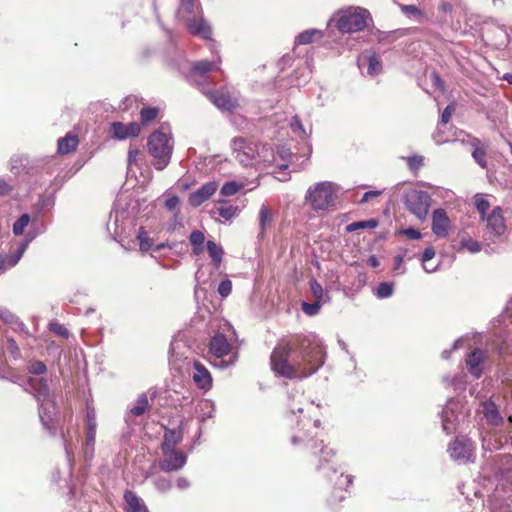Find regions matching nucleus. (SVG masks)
<instances>
[{"label":"nucleus","instance_id":"nucleus-46","mask_svg":"<svg viewBox=\"0 0 512 512\" xmlns=\"http://www.w3.org/2000/svg\"><path fill=\"white\" fill-rule=\"evenodd\" d=\"M26 248H27V243H22L20 245V247L18 248V250L14 254H12L10 256H6L9 267H14L20 261Z\"/></svg>","mask_w":512,"mask_h":512},{"label":"nucleus","instance_id":"nucleus-29","mask_svg":"<svg viewBox=\"0 0 512 512\" xmlns=\"http://www.w3.org/2000/svg\"><path fill=\"white\" fill-rule=\"evenodd\" d=\"M148 410H149V402H148L147 395L146 394L139 395L136 400L135 405L129 409V414L126 417V422L127 423L130 422L131 416H136V417L141 416Z\"/></svg>","mask_w":512,"mask_h":512},{"label":"nucleus","instance_id":"nucleus-15","mask_svg":"<svg viewBox=\"0 0 512 512\" xmlns=\"http://www.w3.org/2000/svg\"><path fill=\"white\" fill-rule=\"evenodd\" d=\"M217 188L218 184L215 181L203 184L199 189L190 194L189 204L193 207H199L214 195Z\"/></svg>","mask_w":512,"mask_h":512},{"label":"nucleus","instance_id":"nucleus-52","mask_svg":"<svg viewBox=\"0 0 512 512\" xmlns=\"http://www.w3.org/2000/svg\"><path fill=\"white\" fill-rule=\"evenodd\" d=\"M320 307H321V305H320L319 301L314 302V303H307V302L302 303L303 312L309 316H314V315L318 314Z\"/></svg>","mask_w":512,"mask_h":512},{"label":"nucleus","instance_id":"nucleus-21","mask_svg":"<svg viewBox=\"0 0 512 512\" xmlns=\"http://www.w3.org/2000/svg\"><path fill=\"white\" fill-rule=\"evenodd\" d=\"M437 8L438 17L441 21L453 18L457 8L461 6V0H431Z\"/></svg>","mask_w":512,"mask_h":512},{"label":"nucleus","instance_id":"nucleus-53","mask_svg":"<svg viewBox=\"0 0 512 512\" xmlns=\"http://www.w3.org/2000/svg\"><path fill=\"white\" fill-rule=\"evenodd\" d=\"M232 291V282L229 279H225L221 281L218 285L217 292L221 297H227L231 294Z\"/></svg>","mask_w":512,"mask_h":512},{"label":"nucleus","instance_id":"nucleus-59","mask_svg":"<svg viewBox=\"0 0 512 512\" xmlns=\"http://www.w3.org/2000/svg\"><path fill=\"white\" fill-rule=\"evenodd\" d=\"M454 111H455V105L453 103L447 105L441 114L440 122L442 124H447L450 121V118H451L452 114L454 113Z\"/></svg>","mask_w":512,"mask_h":512},{"label":"nucleus","instance_id":"nucleus-4","mask_svg":"<svg viewBox=\"0 0 512 512\" xmlns=\"http://www.w3.org/2000/svg\"><path fill=\"white\" fill-rule=\"evenodd\" d=\"M29 385L35 390V397L39 403V417L47 430L52 429L54 417L57 414L55 398L50 394L47 383L43 379H30Z\"/></svg>","mask_w":512,"mask_h":512},{"label":"nucleus","instance_id":"nucleus-26","mask_svg":"<svg viewBox=\"0 0 512 512\" xmlns=\"http://www.w3.org/2000/svg\"><path fill=\"white\" fill-rule=\"evenodd\" d=\"M124 500L127 504V512H148L144 502L133 491H126Z\"/></svg>","mask_w":512,"mask_h":512},{"label":"nucleus","instance_id":"nucleus-36","mask_svg":"<svg viewBox=\"0 0 512 512\" xmlns=\"http://www.w3.org/2000/svg\"><path fill=\"white\" fill-rule=\"evenodd\" d=\"M137 239L141 251H149L153 248V239L149 237V234L143 227H141L137 233Z\"/></svg>","mask_w":512,"mask_h":512},{"label":"nucleus","instance_id":"nucleus-7","mask_svg":"<svg viewBox=\"0 0 512 512\" xmlns=\"http://www.w3.org/2000/svg\"><path fill=\"white\" fill-rule=\"evenodd\" d=\"M431 201L432 198L428 192L417 189H409L403 196L406 209L420 221L426 220Z\"/></svg>","mask_w":512,"mask_h":512},{"label":"nucleus","instance_id":"nucleus-60","mask_svg":"<svg viewBox=\"0 0 512 512\" xmlns=\"http://www.w3.org/2000/svg\"><path fill=\"white\" fill-rule=\"evenodd\" d=\"M0 318L9 324H14V322L17 320V316L6 308H0Z\"/></svg>","mask_w":512,"mask_h":512},{"label":"nucleus","instance_id":"nucleus-51","mask_svg":"<svg viewBox=\"0 0 512 512\" xmlns=\"http://www.w3.org/2000/svg\"><path fill=\"white\" fill-rule=\"evenodd\" d=\"M86 425L87 430H96L97 423H96V413L94 408H91L87 406L86 410Z\"/></svg>","mask_w":512,"mask_h":512},{"label":"nucleus","instance_id":"nucleus-37","mask_svg":"<svg viewBox=\"0 0 512 512\" xmlns=\"http://www.w3.org/2000/svg\"><path fill=\"white\" fill-rule=\"evenodd\" d=\"M484 415L491 424L498 425L502 421L496 406L492 403L485 406Z\"/></svg>","mask_w":512,"mask_h":512},{"label":"nucleus","instance_id":"nucleus-48","mask_svg":"<svg viewBox=\"0 0 512 512\" xmlns=\"http://www.w3.org/2000/svg\"><path fill=\"white\" fill-rule=\"evenodd\" d=\"M461 245H462V248L466 249L470 253H477L481 250L480 243L473 240L472 238L462 239Z\"/></svg>","mask_w":512,"mask_h":512},{"label":"nucleus","instance_id":"nucleus-50","mask_svg":"<svg viewBox=\"0 0 512 512\" xmlns=\"http://www.w3.org/2000/svg\"><path fill=\"white\" fill-rule=\"evenodd\" d=\"M290 126L294 134L299 135L301 138H305L307 136V133L298 116L293 117Z\"/></svg>","mask_w":512,"mask_h":512},{"label":"nucleus","instance_id":"nucleus-16","mask_svg":"<svg viewBox=\"0 0 512 512\" xmlns=\"http://www.w3.org/2000/svg\"><path fill=\"white\" fill-rule=\"evenodd\" d=\"M192 379L198 388L208 391L212 387V376L208 369L199 361L193 363Z\"/></svg>","mask_w":512,"mask_h":512},{"label":"nucleus","instance_id":"nucleus-9","mask_svg":"<svg viewBox=\"0 0 512 512\" xmlns=\"http://www.w3.org/2000/svg\"><path fill=\"white\" fill-rule=\"evenodd\" d=\"M234 158L243 166L256 165L258 145L244 138H234L231 142Z\"/></svg>","mask_w":512,"mask_h":512},{"label":"nucleus","instance_id":"nucleus-55","mask_svg":"<svg viewBox=\"0 0 512 512\" xmlns=\"http://www.w3.org/2000/svg\"><path fill=\"white\" fill-rule=\"evenodd\" d=\"M28 370L31 374L34 375H42L46 372V365L41 361H34L28 367Z\"/></svg>","mask_w":512,"mask_h":512},{"label":"nucleus","instance_id":"nucleus-8","mask_svg":"<svg viewBox=\"0 0 512 512\" xmlns=\"http://www.w3.org/2000/svg\"><path fill=\"white\" fill-rule=\"evenodd\" d=\"M465 417L463 404L456 399H449L442 410L441 420L442 428L447 434L456 431L460 421Z\"/></svg>","mask_w":512,"mask_h":512},{"label":"nucleus","instance_id":"nucleus-30","mask_svg":"<svg viewBox=\"0 0 512 512\" xmlns=\"http://www.w3.org/2000/svg\"><path fill=\"white\" fill-rule=\"evenodd\" d=\"M240 210L237 206L228 204L225 201H218L215 207V213H218L225 220H231L239 214Z\"/></svg>","mask_w":512,"mask_h":512},{"label":"nucleus","instance_id":"nucleus-6","mask_svg":"<svg viewBox=\"0 0 512 512\" xmlns=\"http://www.w3.org/2000/svg\"><path fill=\"white\" fill-rule=\"evenodd\" d=\"M337 186L329 181L318 182L309 187L305 200L315 211H327L335 205Z\"/></svg>","mask_w":512,"mask_h":512},{"label":"nucleus","instance_id":"nucleus-22","mask_svg":"<svg viewBox=\"0 0 512 512\" xmlns=\"http://www.w3.org/2000/svg\"><path fill=\"white\" fill-rule=\"evenodd\" d=\"M484 360V352L480 349H475L468 354L466 365L469 372L475 377L480 378L482 374L481 364Z\"/></svg>","mask_w":512,"mask_h":512},{"label":"nucleus","instance_id":"nucleus-47","mask_svg":"<svg viewBox=\"0 0 512 512\" xmlns=\"http://www.w3.org/2000/svg\"><path fill=\"white\" fill-rule=\"evenodd\" d=\"M154 485L160 492H167L172 488V482L166 477H157L154 479Z\"/></svg>","mask_w":512,"mask_h":512},{"label":"nucleus","instance_id":"nucleus-62","mask_svg":"<svg viewBox=\"0 0 512 512\" xmlns=\"http://www.w3.org/2000/svg\"><path fill=\"white\" fill-rule=\"evenodd\" d=\"M430 78L433 86L438 88L440 91H444V81L438 73L432 72Z\"/></svg>","mask_w":512,"mask_h":512},{"label":"nucleus","instance_id":"nucleus-63","mask_svg":"<svg viewBox=\"0 0 512 512\" xmlns=\"http://www.w3.org/2000/svg\"><path fill=\"white\" fill-rule=\"evenodd\" d=\"M336 484L339 488L348 487L352 484V476L341 473Z\"/></svg>","mask_w":512,"mask_h":512},{"label":"nucleus","instance_id":"nucleus-27","mask_svg":"<svg viewBox=\"0 0 512 512\" xmlns=\"http://www.w3.org/2000/svg\"><path fill=\"white\" fill-rule=\"evenodd\" d=\"M275 162H276V154L270 146H268V145L258 146L256 164H263L264 166H269Z\"/></svg>","mask_w":512,"mask_h":512},{"label":"nucleus","instance_id":"nucleus-5","mask_svg":"<svg viewBox=\"0 0 512 512\" xmlns=\"http://www.w3.org/2000/svg\"><path fill=\"white\" fill-rule=\"evenodd\" d=\"M336 20V27L342 33H355L367 27L370 14L361 7H348L339 10L332 20Z\"/></svg>","mask_w":512,"mask_h":512},{"label":"nucleus","instance_id":"nucleus-54","mask_svg":"<svg viewBox=\"0 0 512 512\" xmlns=\"http://www.w3.org/2000/svg\"><path fill=\"white\" fill-rule=\"evenodd\" d=\"M49 329L56 335H59L63 338L69 337V331L67 330V328L64 325H62L60 323H50Z\"/></svg>","mask_w":512,"mask_h":512},{"label":"nucleus","instance_id":"nucleus-25","mask_svg":"<svg viewBox=\"0 0 512 512\" xmlns=\"http://www.w3.org/2000/svg\"><path fill=\"white\" fill-rule=\"evenodd\" d=\"M183 435L181 430L166 429L161 444V449H177V445L181 443Z\"/></svg>","mask_w":512,"mask_h":512},{"label":"nucleus","instance_id":"nucleus-31","mask_svg":"<svg viewBox=\"0 0 512 512\" xmlns=\"http://www.w3.org/2000/svg\"><path fill=\"white\" fill-rule=\"evenodd\" d=\"M364 59L367 61V64H368L367 73L370 76H376V75L380 74V72L382 71V64H381V60L377 54L373 53L367 57H364V56L361 57L358 60L359 66L362 65V61Z\"/></svg>","mask_w":512,"mask_h":512},{"label":"nucleus","instance_id":"nucleus-24","mask_svg":"<svg viewBox=\"0 0 512 512\" xmlns=\"http://www.w3.org/2000/svg\"><path fill=\"white\" fill-rule=\"evenodd\" d=\"M215 404L209 399H202L196 406L197 418L200 422H204L214 416Z\"/></svg>","mask_w":512,"mask_h":512},{"label":"nucleus","instance_id":"nucleus-61","mask_svg":"<svg viewBox=\"0 0 512 512\" xmlns=\"http://www.w3.org/2000/svg\"><path fill=\"white\" fill-rule=\"evenodd\" d=\"M8 352L14 357L17 358L20 355L19 347L16 343V341L12 338H9L7 340V346H6Z\"/></svg>","mask_w":512,"mask_h":512},{"label":"nucleus","instance_id":"nucleus-43","mask_svg":"<svg viewBox=\"0 0 512 512\" xmlns=\"http://www.w3.org/2000/svg\"><path fill=\"white\" fill-rule=\"evenodd\" d=\"M489 503L491 512H512L511 504L500 502L496 496Z\"/></svg>","mask_w":512,"mask_h":512},{"label":"nucleus","instance_id":"nucleus-2","mask_svg":"<svg viewBox=\"0 0 512 512\" xmlns=\"http://www.w3.org/2000/svg\"><path fill=\"white\" fill-rule=\"evenodd\" d=\"M176 17L185 24L191 34L200 36L203 39L211 38L212 28L203 18V12L198 0H180Z\"/></svg>","mask_w":512,"mask_h":512},{"label":"nucleus","instance_id":"nucleus-19","mask_svg":"<svg viewBox=\"0 0 512 512\" xmlns=\"http://www.w3.org/2000/svg\"><path fill=\"white\" fill-rule=\"evenodd\" d=\"M113 136L119 140H124L130 137H137L140 134V125L136 122L124 124L122 122H114L111 125Z\"/></svg>","mask_w":512,"mask_h":512},{"label":"nucleus","instance_id":"nucleus-64","mask_svg":"<svg viewBox=\"0 0 512 512\" xmlns=\"http://www.w3.org/2000/svg\"><path fill=\"white\" fill-rule=\"evenodd\" d=\"M404 235H406L408 238L413 240H418L421 238V233L419 230L413 229V228H407L402 231Z\"/></svg>","mask_w":512,"mask_h":512},{"label":"nucleus","instance_id":"nucleus-11","mask_svg":"<svg viewBox=\"0 0 512 512\" xmlns=\"http://www.w3.org/2000/svg\"><path fill=\"white\" fill-rule=\"evenodd\" d=\"M162 459L159 461V468L164 472H176L181 470L186 462L187 456L179 449H161Z\"/></svg>","mask_w":512,"mask_h":512},{"label":"nucleus","instance_id":"nucleus-34","mask_svg":"<svg viewBox=\"0 0 512 512\" xmlns=\"http://www.w3.org/2000/svg\"><path fill=\"white\" fill-rule=\"evenodd\" d=\"M272 223V214L269 208L263 204L259 210V227L260 233L264 234L267 227H270Z\"/></svg>","mask_w":512,"mask_h":512},{"label":"nucleus","instance_id":"nucleus-56","mask_svg":"<svg viewBox=\"0 0 512 512\" xmlns=\"http://www.w3.org/2000/svg\"><path fill=\"white\" fill-rule=\"evenodd\" d=\"M179 205H180V199L176 195L170 196L165 201L166 209L171 211V212H178L179 211Z\"/></svg>","mask_w":512,"mask_h":512},{"label":"nucleus","instance_id":"nucleus-14","mask_svg":"<svg viewBox=\"0 0 512 512\" xmlns=\"http://www.w3.org/2000/svg\"><path fill=\"white\" fill-rule=\"evenodd\" d=\"M495 477L499 481H512V456L501 455L493 460Z\"/></svg>","mask_w":512,"mask_h":512},{"label":"nucleus","instance_id":"nucleus-39","mask_svg":"<svg viewBox=\"0 0 512 512\" xmlns=\"http://www.w3.org/2000/svg\"><path fill=\"white\" fill-rule=\"evenodd\" d=\"M394 284L392 282H382L375 289V295L379 299L388 298L393 294Z\"/></svg>","mask_w":512,"mask_h":512},{"label":"nucleus","instance_id":"nucleus-45","mask_svg":"<svg viewBox=\"0 0 512 512\" xmlns=\"http://www.w3.org/2000/svg\"><path fill=\"white\" fill-rule=\"evenodd\" d=\"M158 115V109L154 107L142 108L140 111L141 120L143 123H149L154 120Z\"/></svg>","mask_w":512,"mask_h":512},{"label":"nucleus","instance_id":"nucleus-40","mask_svg":"<svg viewBox=\"0 0 512 512\" xmlns=\"http://www.w3.org/2000/svg\"><path fill=\"white\" fill-rule=\"evenodd\" d=\"M474 204L481 215V219H484V217H486V212L490 208L489 201L482 194H476L474 197Z\"/></svg>","mask_w":512,"mask_h":512},{"label":"nucleus","instance_id":"nucleus-49","mask_svg":"<svg viewBox=\"0 0 512 512\" xmlns=\"http://www.w3.org/2000/svg\"><path fill=\"white\" fill-rule=\"evenodd\" d=\"M407 164L412 171L419 170L424 164V157L421 155H413L407 157Z\"/></svg>","mask_w":512,"mask_h":512},{"label":"nucleus","instance_id":"nucleus-33","mask_svg":"<svg viewBox=\"0 0 512 512\" xmlns=\"http://www.w3.org/2000/svg\"><path fill=\"white\" fill-rule=\"evenodd\" d=\"M189 241L192 245V251L195 255H200L204 251L205 236L204 233L199 230H194L189 236Z\"/></svg>","mask_w":512,"mask_h":512},{"label":"nucleus","instance_id":"nucleus-42","mask_svg":"<svg viewBox=\"0 0 512 512\" xmlns=\"http://www.w3.org/2000/svg\"><path fill=\"white\" fill-rule=\"evenodd\" d=\"M30 222V216L28 214H22L16 222L13 224V233L16 236H20L24 233L25 228Z\"/></svg>","mask_w":512,"mask_h":512},{"label":"nucleus","instance_id":"nucleus-38","mask_svg":"<svg viewBox=\"0 0 512 512\" xmlns=\"http://www.w3.org/2000/svg\"><path fill=\"white\" fill-rule=\"evenodd\" d=\"M434 256H435V250L432 247L426 248L422 254V258H421L422 265H423L424 270L427 273H432L437 270V266H429V262H430V260H432L434 258Z\"/></svg>","mask_w":512,"mask_h":512},{"label":"nucleus","instance_id":"nucleus-57","mask_svg":"<svg viewBox=\"0 0 512 512\" xmlns=\"http://www.w3.org/2000/svg\"><path fill=\"white\" fill-rule=\"evenodd\" d=\"M142 153L138 149H130L128 152V169L130 170L133 165H137Z\"/></svg>","mask_w":512,"mask_h":512},{"label":"nucleus","instance_id":"nucleus-41","mask_svg":"<svg viewBox=\"0 0 512 512\" xmlns=\"http://www.w3.org/2000/svg\"><path fill=\"white\" fill-rule=\"evenodd\" d=\"M377 226H378V221L377 220L369 219V220H366V221H357V222H353V223L349 224L347 226V231L353 232V231H356L358 229H364V228L374 229Z\"/></svg>","mask_w":512,"mask_h":512},{"label":"nucleus","instance_id":"nucleus-32","mask_svg":"<svg viewBox=\"0 0 512 512\" xmlns=\"http://www.w3.org/2000/svg\"><path fill=\"white\" fill-rule=\"evenodd\" d=\"M79 140L76 135L67 134L58 140V152L68 154L74 151L78 146Z\"/></svg>","mask_w":512,"mask_h":512},{"label":"nucleus","instance_id":"nucleus-1","mask_svg":"<svg viewBox=\"0 0 512 512\" xmlns=\"http://www.w3.org/2000/svg\"><path fill=\"white\" fill-rule=\"evenodd\" d=\"M325 350L315 335H297L279 343L271 354V368L288 379L306 378L324 363Z\"/></svg>","mask_w":512,"mask_h":512},{"label":"nucleus","instance_id":"nucleus-10","mask_svg":"<svg viewBox=\"0 0 512 512\" xmlns=\"http://www.w3.org/2000/svg\"><path fill=\"white\" fill-rule=\"evenodd\" d=\"M482 220L486 222L485 240L492 242L500 240L506 231L502 209L499 206L495 207L491 213Z\"/></svg>","mask_w":512,"mask_h":512},{"label":"nucleus","instance_id":"nucleus-18","mask_svg":"<svg viewBox=\"0 0 512 512\" xmlns=\"http://www.w3.org/2000/svg\"><path fill=\"white\" fill-rule=\"evenodd\" d=\"M202 91L204 94L207 95L209 100L221 110L231 111L237 105L236 99L228 93H223L219 91H205L204 89Z\"/></svg>","mask_w":512,"mask_h":512},{"label":"nucleus","instance_id":"nucleus-3","mask_svg":"<svg viewBox=\"0 0 512 512\" xmlns=\"http://www.w3.org/2000/svg\"><path fill=\"white\" fill-rule=\"evenodd\" d=\"M148 151L153 157V165L157 170H163L171 160L173 144L170 133L162 127L154 131L148 139Z\"/></svg>","mask_w":512,"mask_h":512},{"label":"nucleus","instance_id":"nucleus-12","mask_svg":"<svg viewBox=\"0 0 512 512\" xmlns=\"http://www.w3.org/2000/svg\"><path fill=\"white\" fill-rule=\"evenodd\" d=\"M473 444L470 440L460 441L456 439L448 448L450 457L456 461L467 462L473 456Z\"/></svg>","mask_w":512,"mask_h":512},{"label":"nucleus","instance_id":"nucleus-20","mask_svg":"<svg viewBox=\"0 0 512 512\" xmlns=\"http://www.w3.org/2000/svg\"><path fill=\"white\" fill-rule=\"evenodd\" d=\"M209 350L216 358H222L231 351V343L224 334L217 333L210 340Z\"/></svg>","mask_w":512,"mask_h":512},{"label":"nucleus","instance_id":"nucleus-35","mask_svg":"<svg viewBox=\"0 0 512 512\" xmlns=\"http://www.w3.org/2000/svg\"><path fill=\"white\" fill-rule=\"evenodd\" d=\"M315 36L322 37V32L317 29H310L300 33L295 40L298 45H306L312 43Z\"/></svg>","mask_w":512,"mask_h":512},{"label":"nucleus","instance_id":"nucleus-17","mask_svg":"<svg viewBox=\"0 0 512 512\" xmlns=\"http://www.w3.org/2000/svg\"><path fill=\"white\" fill-rule=\"evenodd\" d=\"M450 227V220L444 209H436L432 214V231L439 237L443 238L447 236Z\"/></svg>","mask_w":512,"mask_h":512},{"label":"nucleus","instance_id":"nucleus-44","mask_svg":"<svg viewBox=\"0 0 512 512\" xmlns=\"http://www.w3.org/2000/svg\"><path fill=\"white\" fill-rule=\"evenodd\" d=\"M240 187L241 186L238 183H236L235 181L226 182L222 186V188L220 190V194L222 196H233L239 191Z\"/></svg>","mask_w":512,"mask_h":512},{"label":"nucleus","instance_id":"nucleus-13","mask_svg":"<svg viewBox=\"0 0 512 512\" xmlns=\"http://www.w3.org/2000/svg\"><path fill=\"white\" fill-rule=\"evenodd\" d=\"M216 70H219L218 62L208 60L198 61L193 65L191 79L197 86H203L207 74Z\"/></svg>","mask_w":512,"mask_h":512},{"label":"nucleus","instance_id":"nucleus-28","mask_svg":"<svg viewBox=\"0 0 512 512\" xmlns=\"http://www.w3.org/2000/svg\"><path fill=\"white\" fill-rule=\"evenodd\" d=\"M208 254L212 260V263L216 269H218L222 263L224 250L221 245L217 244L213 240H208L206 243Z\"/></svg>","mask_w":512,"mask_h":512},{"label":"nucleus","instance_id":"nucleus-23","mask_svg":"<svg viewBox=\"0 0 512 512\" xmlns=\"http://www.w3.org/2000/svg\"><path fill=\"white\" fill-rule=\"evenodd\" d=\"M473 147L472 157L474 161L483 169L487 168V146L484 145L479 139L474 138L471 141Z\"/></svg>","mask_w":512,"mask_h":512},{"label":"nucleus","instance_id":"nucleus-58","mask_svg":"<svg viewBox=\"0 0 512 512\" xmlns=\"http://www.w3.org/2000/svg\"><path fill=\"white\" fill-rule=\"evenodd\" d=\"M310 290L313 296L320 300L323 297V288L315 279L310 280Z\"/></svg>","mask_w":512,"mask_h":512}]
</instances>
